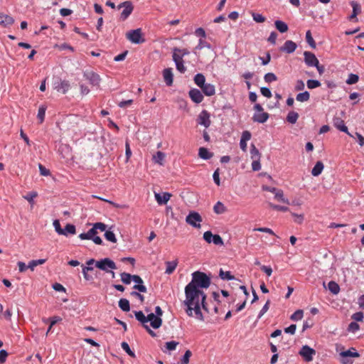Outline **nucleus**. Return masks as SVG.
<instances>
[{
  "label": "nucleus",
  "instance_id": "1",
  "mask_svg": "<svg viewBox=\"0 0 364 364\" xmlns=\"http://www.w3.org/2000/svg\"><path fill=\"white\" fill-rule=\"evenodd\" d=\"M186 299L183 304L186 307V313L188 316H194L199 321H204V316L201 309L208 312L205 303L206 295L201 289H195L186 286L185 287Z\"/></svg>",
  "mask_w": 364,
  "mask_h": 364
},
{
  "label": "nucleus",
  "instance_id": "2",
  "mask_svg": "<svg viewBox=\"0 0 364 364\" xmlns=\"http://www.w3.org/2000/svg\"><path fill=\"white\" fill-rule=\"evenodd\" d=\"M210 284V278L205 273L197 271L192 274V280L186 286L195 289H207Z\"/></svg>",
  "mask_w": 364,
  "mask_h": 364
},
{
  "label": "nucleus",
  "instance_id": "3",
  "mask_svg": "<svg viewBox=\"0 0 364 364\" xmlns=\"http://www.w3.org/2000/svg\"><path fill=\"white\" fill-rule=\"evenodd\" d=\"M135 317L143 326H149L147 323L150 322V326L153 328H159L162 324V319L159 316H156L154 313L148 314L145 316L141 311L134 312Z\"/></svg>",
  "mask_w": 364,
  "mask_h": 364
},
{
  "label": "nucleus",
  "instance_id": "4",
  "mask_svg": "<svg viewBox=\"0 0 364 364\" xmlns=\"http://www.w3.org/2000/svg\"><path fill=\"white\" fill-rule=\"evenodd\" d=\"M95 267L107 273H109L110 270L117 269L116 264L109 258H105L97 261Z\"/></svg>",
  "mask_w": 364,
  "mask_h": 364
},
{
  "label": "nucleus",
  "instance_id": "5",
  "mask_svg": "<svg viewBox=\"0 0 364 364\" xmlns=\"http://www.w3.org/2000/svg\"><path fill=\"white\" fill-rule=\"evenodd\" d=\"M202 220L200 215L196 211H191L186 218V223L196 228H200Z\"/></svg>",
  "mask_w": 364,
  "mask_h": 364
},
{
  "label": "nucleus",
  "instance_id": "6",
  "mask_svg": "<svg viewBox=\"0 0 364 364\" xmlns=\"http://www.w3.org/2000/svg\"><path fill=\"white\" fill-rule=\"evenodd\" d=\"M126 37L129 41L136 44L141 43L145 41L144 38H142L141 30L140 28L127 32Z\"/></svg>",
  "mask_w": 364,
  "mask_h": 364
},
{
  "label": "nucleus",
  "instance_id": "7",
  "mask_svg": "<svg viewBox=\"0 0 364 364\" xmlns=\"http://www.w3.org/2000/svg\"><path fill=\"white\" fill-rule=\"evenodd\" d=\"M299 354L303 358L306 362H311L316 355V350L307 345L303 346L299 352Z\"/></svg>",
  "mask_w": 364,
  "mask_h": 364
},
{
  "label": "nucleus",
  "instance_id": "8",
  "mask_svg": "<svg viewBox=\"0 0 364 364\" xmlns=\"http://www.w3.org/2000/svg\"><path fill=\"white\" fill-rule=\"evenodd\" d=\"M122 8H123L124 9H123L122 12L121 13L120 18L122 21H124L132 13L133 9H134V6H133V4H132V1H126L122 2V4H120L118 6V9H122Z\"/></svg>",
  "mask_w": 364,
  "mask_h": 364
},
{
  "label": "nucleus",
  "instance_id": "9",
  "mask_svg": "<svg viewBox=\"0 0 364 364\" xmlns=\"http://www.w3.org/2000/svg\"><path fill=\"white\" fill-rule=\"evenodd\" d=\"M84 77L90 82L92 86L99 87L101 81L98 74L94 72H87L84 73Z\"/></svg>",
  "mask_w": 364,
  "mask_h": 364
},
{
  "label": "nucleus",
  "instance_id": "10",
  "mask_svg": "<svg viewBox=\"0 0 364 364\" xmlns=\"http://www.w3.org/2000/svg\"><path fill=\"white\" fill-rule=\"evenodd\" d=\"M210 114L206 110H203L198 115V123L208 128L210 125Z\"/></svg>",
  "mask_w": 364,
  "mask_h": 364
},
{
  "label": "nucleus",
  "instance_id": "11",
  "mask_svg": "<svg viewBox=\"0 0 364 364\" xmlns=\"http://www.w3.org/2000/svg\"><path fill=\"white\" fill-rule=\"evenodd\" d=\"M304 55L305 63L308 66L314 67L319 62L316 55L311 52L305 51Z\"/></svg>",
  "mask_w": 364,
  "mask_h": 364
},
{
  "label": "nucleus",
  "instance_id": "12",
  "mask_svg": "<svg viewBox=\"0 0 364 364\" xmlns=\"http://www.w3.org/2000/svg\"><path fill=\"white\" fill-rule=\"evenodd\" d=\"M189 97L195 103H200L203 100V93L196 88H192L188 92Z\"/></svg>",
  "mask_w": 364,
  "mask_h": 364
},
{
  "label": "nucleus",
  "instance_id": "13",
  "mask_svg": "<svg viewBox=\"0 0 364 364\" xmlns=\"http://www.w3.org/2000/svg\"><path fill=\"white\" fill-rule=\"evenodd\" d=\"M333 125L336 128H337L341 132H345L348 134L350 136L353 137V136L348 132V127L346 126L344 121L339 118L336 117L333 119Z\"/></svg>",
  "mask_w": 364,
  "mask_h": 364
},
{
  "label": "nucleus",
  "instance_id": "14",
  "mask_svg": "<svg viewBox=\"0 0 364 364\" xmlns=\"http://www.w3.org/2000/svg\"><path fill=\"white\" fill-rule=\"evenodd\" d=\"M132 280L136 283L133 287L134 289L138 290L139 292H146L147 289L144 285V282L139 275H133Z\"/></svg>",
  "mask_w": 364,
  "mask_h": 364
},
{
  "label": "nucleus",
  "instance_id": "15",
  "mask_svg": "<svg viewBox=\"0 0 364 364\" xmlns=\"http://www.w3.org/2000/svg\"><path fill=\"white\" fill-rule=\"evenodd\" d=\"M70 87V85L67 80H59L58 82L55 83V89L58 92H61L63 94H65Z\"/></svg>",
  "mask_w": 364,
  "mask_h": 364
},
{
  "label": "nucleus",
  "instance_id": "16",
  "mask_svg": "<svg viewBox=\"0 0 364 364\" xmlns=\"http://www.w3.org/2000/svg\"><path fill=\"white\" fill-rule=\"evenodd\" d=\"M155 199L159 205H165L170 200L171 194L167 192L161 193H155Z\"/></svg>",
  "mask_w": 364,
  "mask_h": 364
},
{
  "label": "nucleus",
  "instance_id": "17",
  "mask_svg": "<svg viewBox=\"0 0 364 364\" xmlns=\"http://www.w3.org/2000/svg\"><path fill=\"white\" fill-rule=\"evenodd\" d=\"M296 47L297 46L294 42L289 40L284 43L282 47L280 48V50L287 53H291L295 51Z\"/></svg>",
  "mask_w": 364,
  "mask_h": 364
},
{
  "label": "nucleus",
  "instance_id": "18",
  "mask_svg": "<svg viewBox=\"0 0 364 364\" xmlns=\"http://www.w3.org/2000/svg\"><path fill=\"white\" fill-rule=\"evenodd\" d=\"M350 6L353 8V12L352 14L349 16L350 20L355 19V21H358L357 16L361 12V8L360 4L356 1H351Z\"/></svg>",
  "mask_w": 364,
  "mask_h": 364
},
{
  "label": "nucleus",
  "instance_id": "19",
  "mask_svg": "<svg viewBox=\"0 0 364 364\" xmlns=\"http://www.w3.org/2000/svg\"><path fill=\"white\" fill-rule=\"evenodd\" d=\"M173 60L176 64V69L181 73H184L186 71V68L184 65L183 60L181 58V57L173 55Z\"/></svg>",
  "mask_w": 364,
  "mask_h": 364
},
{
  "label": "nucleus",
  "instance_id": "20",
  "mask_svg": "<svg viewBox=\"0 0 364 364\" xmlns=\"http://www.w3.org/2000/svg\"><path fill=\"white\" fill-rule=\"evenodd\" d=\"M163 77L166 84L168 86H171L173 84V75L172 72V68H166L163 71Z\"/></svg>",
  "mask_w": 364,
  "mask_h": 364
},
{
  "label": "nucleus",
  "instance_id": "21",
  "mask_svg": "<svg viewBox=\"0 0 364 364\" xmlns=\"http://www.w3.org/2000/svg\"><path fill=\"white\" fill-rule=\"evenodd\" d=\"M14 23V19L9 15L0 13V25L6 27L12 25Z\"/></svg>",
  "mask_w": 364,
  "mask_h": 364
},
{
  "label": "nucleus",
  "instance_id": "22",
  "mask_svg": "<svg viewBox=\"0 0 364 364\" xmlns=\"http://www.w3.org/2000/svg\"><path fill=\"white\" fill-rule=\"evenodd\" d=\"M269 118V114L267 112H256L254 114L252 117V119L254 122L258 123H264L267 121Z\"/></svg>",
  "mask_w": 364,
  "mask_h": 364
},
{
  "label": "nucleus",
  "instance_id": "23",
  "mask_svg": "<svg viewBox=\"0 0 364 364\" xmlns=\"http://www.w3.org/2000/svg\"><path fill=\"white\" fill-rule=\"evenodd\" d=\"M202 92L206 96H213L215 93V87L213 84L205 83V85L200 88Z\"/></svg>",
  "mask_w": 364,
  "mask_h": 364
},
{
  "label": "nucleus",
  "instance_id": "24",
  "mask_svg": "<svg viewBox=\"0 0 364 364\" xmlns=\"http://www.w3.org/2000/svg\"><path fill=\"white\" fill-rule=\"evenodd\" d=\"M340 357L358 358L360 354L355 348H350L348 350L342 351L339 353Z\"/></svg>",
  "mask_w": 364,
  "mask_h": 364
},
{
  "label": "nucleus",
  "instance_id": "25",
  "mask_svg": "<svg viewBox=\"0 0 364 364\" xmlns=\"http://www.w3.org/2000/svg\"><path fill=\"white\" fill-rule=\"evenodd\" d=\"M165 157L166 154L164 152L158 151L154 155H153L152 159L154 163L163 166L164 164Z\"/></svg>",
  "mask_w": 364,
  "mask_h": 364
},
{
  "label": "nucleus",
  "instance_id": "26",
  "mask_svg": "<svg viewBox=\"0 0 364 364\" xmlns=\"http://www.w3.org/2000/svg\"><path fill=\"white\" fill-rule=\"evenodd\" d=\"M97 234V232L92 227L87 232H83L79 235V237L81 240H92L95 236Z\"/></svg>",
  "mask_w": 364,
  "mask_h": 364
},
{
  "label": "nucleus",
  "instance_id": "27",
  "mask_svg": "<svg viewBox=\"0 0 364 364\" xmlns=\"http://www.w3.org/2000/svg\"><path fill=\"white\" fill-rule=\"evenodd\" d=\"M178 263V262L177 259H175L173 261L166 262V268L165 270V273L167 274H172L177 267Z\"/></svg>",
  "mask_w": 364,
  "mask_h": 364
},
{
  "label": "nucleus",
  "instance_id": "28",
  "mask_svg": "<svg viewBox=\"0 0 364 364\" xmlns=\"http://www.w3.org/2000/svg\"><path fill=\"white\" fill-rule=\"evenodd\" d=\"M274 199L279 202L284 203L287 205L290 204L289 200L284 197V192L281 189H278V191L275 193Z\"/></svg>",
  "mask_w": 364,
  "mask_h": 364
},
{
  "label": "nucleus",
  "instance_id": "29",
  "mask_svg": "<svg viewBox=\"0 0 364 364\" xmlns=\"http://www.w3.org/2000/svg\"><path fill=\"white\" fill-rule=\"evenodd\" d=\"M324 168L323 164L321 161H317L314 168L311 170V174L314 176H319L323 171Z\"/></svg>",
  "mask_w": 364,
  "mask_h": 364
},
{
  "label": "nucleus",
  "instance_id": "30",
  "mask_svg": "<svg viewBox=\"0 0 364 364\" xmlns=\"http://www.w3.org/2000/svg\"><path fill=\"white\" fill-rule=\"evenodd\" d=\"M198 156L205 160L210 159L213 156V154L205 147H200L198 150Z\"/></svg>",
  "mask_w": 364,
  "mask_h": 364
},
{
  "label": "nucleus",
  "instance_id": "31",
  "mask_svg": "<svg viewBox=\"0 0 364 364\" xmlns=\"http://www.w3.org/2000/svg\"><path fill=\"white\" fill-rule=\"evenodd\" d=\"M195 84L201 88L205 83V77L201 73H198L194 76L193 78Z\"/></svg>",
  "mask_w": 364,
  "mask_h": 364
},
{
  "label": "nucleus",
  "instance_id": "32",
  "mask_svg": "<svg viewBox=\"0 0 364 364\" xmlns=\"http://www.w3.org/2000/svg\"><path fill=\"white\" fill-rule=\"evenodd\" d=\"M274 26L280 32V33H285L288 31V25L280 20H277L274 21Z\"/></svg>",
  "mask_w": 364,
  "mask_h": 364
},
{
  "label": "nucleus",
  "instance_id": "33",
  "mask_svg": "<svg viewBox=\"0 0 364 364\" xmlns=\"http://www.w3.org/2000/svg\"><path fill=\"white\" fill-rule=\"evenodd\" d=\"M214 213L216 214H223L227 211V208L225 205L220 201H218L213 207Z\"/></svg>",
  "mask_w": 364,
  "mask_h": 364
},
{
  "label": "nucleus",
  "instance_id": "34",
  "mask_svg": "<svg viewBox=\"0 0 364 364\" xmlns=\"http://www.w3.org/2000/svg\"><path fill=\"white\" fill-rule=\"evenodd\" d=\"M310 99V94L308 91L299 93L296 96V100L300 102H304L309 101Z\"/></svg>",
  "mask_w": 364,
  "mask_h": 364
},
{
  "label": "nucleus",
  "instance_id": "35",
  "mask_svg": "<svg viewBox=\"0 0 364 364\" xmlns=\"http://www.w3.org/2000/svg\"><path fill=\"white\" fill-rule=\"evenodd\" d=\"M190 53L188 49L186 48H174L173 49V55H176L179 57H181V59L183 58L185 55H187Z\"/></svg>",
  "mask_w": 364,
  "mask_h": 364
},
{
  "label": "nucleus",
  "instance_id": "36",
  "mask_svg": "<svg viewBox=\"0 0 364 364\" xmlns=\"http://www.w3.org/2000/svg\"><path fill=\"white\" fill-rule=\"evenodd\" d=\"M119 306L123 311H129L130 310L129 301L126 299H121L119 301Z\"/></svg>",
  "mask_w": 364,
  "mask_h": 364
},
{
  "label": "nucleus",
  "instance_id": "37",
  "mask_svg": "<svg viewBox=\"0 0 364 364\" xmlns=\"http://www.w3.org/2000/svg\"><path fill=\"white\" fill-rule=\"evenodd\" d=\"M46 259H45L31 260L28 262V268H29L31 270L33 271L36 266L44 264L46 262Z\"/></svg>",
  "mask_w": 364,
  "mask_h": 364
},
{
  "label": "nucleus",
  "instance_id": "38",
  "mask_svg": "<svg viewBox=\"0 0 364 364\" xmlns=\"http://www.w3.org/2000/svg\"><path fill=\"white\" fill-rule=\"evenodd\" d=\"M299 118V114L296 112L291 111L289 112L287 117V120L288 122L291 124H295Z\"/></svg>",
  "mask_w": 364,
  "mask_h": 364
},
{
  "label": "nucleus",
  "instance_id": "39",
  "mask_svg": "<svg viewBox=\"0 0 364 364\" xmlns=\"http://www.w3.org/2000/svg\"><path fill=\"white\" fill-rule=\"evenodd\" d=\"M53 225L55 228V230L56 231V232L58 235H65V236L67 235V232H65V231L61 228L60 223L58 220H55L53 221Z\"/></svg>",
  "mask_w": 364,
  "mask_h": 364
},
{
  "label": "nucleus",
  "instance_id": "40",
  "mask_svg": "<svg viewBox=\"0 0 364 364\" xmlns=\"http://www.w3.org/2000/svg\"><path fill=\"white\" fill-rule=\"evenodd\" d=\"M46 111V106H45V105H41L38 109L37 117L39 119L40 123H43V122L44 121Z\"/></svg>",
  "mask_w": 364,
  "mask_h": 364
},
{
  "label": "nucleus",
  "instance_id": "41",
  "mask_svg": "<svg viewBox=\"0 0 364 364\" xmlns=\"http://www.w3.org/2000/svg\"><path fill=\"white\" fill-rule=\"evenodd\" d=\"M120 276L122 282L125 284H129L133 277V275L126 272L121 273Z\"/></svg>",
  "mask_w": 364,
  "mask_h": 364
},
{
  "label": "nucleus",
  "instance_id": "42",
  "mask_svg": "<svg viewBox=\"0 0 364 364\" xmlns=\"http://www.w3.org/2000/svg\"><path fill=\"white\" fill-rule=\"evenodd\" d=\"M328 289L334 294H337L340 291L338 284L335 282H330L328 284Z\"/></svg>",
  "mask_w": 364,
  "mask_h": 364
},
{
  "label": "nucleus",
  "instance_id": "43",
  "mask_svg": "<svg viewBox=\"0 0 364 364\" xmlns=\"http://www.w3.org/2000/svg\"><path fill=\"white\" fill-rule=\"evenodd\" d=\"M93 267H82V274L85 280L90 281L92 280V277L88 274L89 271H92Z\"/></svg>",
  "mask_w": 364,
  "mask_h": 364
},
{
  "label": "nucleus",
  "instance_id": "44",
  "mask_svg": "<svg viewBox=\"0 0 364 364\" xmlns=\"http://www.w3.org/2000/svg\"><path fill=\"white\" fill-rule=\"evenodd\" d=\"M105 237L107 240L112 242L113 243L117 242V238L115 237L114 233L111 230H106L105 233Z\"/></svg>",
  "mask_w": 364,
  "mask_h": 364
},
{
  "label": "nucleus",
  "instance_id": "45",
  "mask_svg": "<svg viewBox=\"0 0 364 364\" xmlns=\"http://www.w3.org/2000/svg\"><path fill=\"white\" fill-rule=\"evenodd\" d=\"M250 154L252 159H260V153L254 144L251 145Z\"/></svg>",
  "mask_w": 364,
  "mask_h": 364
},
{
  "label": "nucleus",
  "instance_id": "46",
  "mask_svg": "<svg viewBox=\"0 0 364 364\" xmlns=\"http://www.w3.org/2000/svg\"><path fill=\"white\" fill-rule=\"evenodd\" d=\"M358 80H359V77L358 75L350 73L348 75V77L346 82L348 85H353V84L357 83L358 82Z\"/></svg>",
  "mask_w": 364,
  "mask_h": 364
},
{
  "label": "nucleus",
  "instance_id": "47",
  "mask_svg": "<svg viewBox=\"0 0 364 364\" xmlns=\"http://www.w3.org/2000/svg\"><path fill=\"white\" fill-rule=\"evenodd\" d=\"M252 17L257 23H264L266 21V18L259 13L252 12Z\"/></svg>",
  "mask_w": 364,
  "mask_h": 364
},
{
  "label": "nucleus",
  "instance_id": "48",
  "mask_svg": "<svg viewBox=\"0 0 364 364\" xmlns=\"http://www.w3.org/2000/svg\"><path fill=\"white\" fill-rule=\"evenodd\" d=\"M306 85L309 89H314L321 86V82L317 80H308Z\"/></svg>",
  "mask_w": 364,
  "mask_h": 364
},
{
  "label": "nucleus",
  "instance_id": "49",
  "mask_svg": "<svg viewBox=\"0 0 364 364\" xmlns=\"http://www.w3.org/2000/svg\"><path fill=\"white\" fill-rule=\"evenodd\" d=\"M122 349L131 357L135 358V353L131 350L129 344L126 342H122L121 344Z\"/></svg>",
  "mask_w": 364,
  "mask_h": 364
},
{
  "label": "nucleus",
  "instance_id": "50",
  "mask_svg": "<svg viewBox=\"0 0 364 364\" xmlns=\"http://www.w3.org/2000/svg\"><path fill=\"white\" fill-rule=\"evenodd\" d=\"M304 312L302 310H296L290 317L293 321H299L303 318Z\"/></svg>",
  "mask_w": 364,
  "mask_h": 364
},
{
  "label": "nucleus",
  "instance_id": "51",
  "mask_svg": "<svg viewBox=\"0 0 364 364\" xmlns=\"http://www.w3.org/2000/svg\"><path fill=\"white\" fill-rule=\"evenodd\" d=\"M291 215L294 218V221L297 224H302L304 220V214H297L295 213H291Z\"/></svg>",
  "mask_w": 364,
  "mask_h": 364
},
{
  "label": "nucleus",
  "instance_id": "52",
  "mask_svg": "<svg viewBox=\"0 0 364 364\" xmlns=\"http://www.w3.org/2000/svg\"><path fill=\"white\" fill-rule=\"evenodd\" d=\"M306 42L311 46V47L314 48L316 47V43L311 36V33L310 31H307L306 33Z\"/></svg>",
  "mask_w": 364,
  "mask_h": 364
},
{
  "label": "nucleus",
  "instance_id": "53",
  "mask_svg": "<svg viewBox=\"0 0 364 364\" xmlns=\"http://www.w3.org/2000/svg\"><path fill=\"white\" fill-rule=\"evenodd\" d=\"M264 80L266 82H272L277 80V76L272 73H268L264 75Z\"/></svg>",
  "mask_w": 364,
  "mask_h": 364
},
{
  "label": "nucleus",
  "instance_id": "54",
  "mask_svg": "<svg viewBox=\"0 0 364 364\" xmlns=\"http://www.w3.org/2000/svg\"><path fill=\"white\" fill-rule=\"evenodd\" d=\"M269 206L275 210H277V211H281V212H287L289 210V208L287 206H283V205H275V204H272V203H269Z\"/></svg>",
  "mask_w": 364,
  "mask_h": 364
},
{
  "label": "nucleus",
  "instance_id": "55",
  "mask_svg": "<svg viewBox=\"0 0 364 364\" xmlns=\"http://www.w3.org/2000/svg\"><path fill=\"white\" fill-rule=\"evenodd\" d=\"M211 243L220 246L224 245L223 240L219 235H214V236L213 237V240H211Z\"/></svg>",
  "mask_w": 364,
  "mask_h": 364
},
{
  "label": "nucleus",
  "instance_id": "56",
  "mask_svg": "<svg viewBox=\"0 0 364 364\" xmlns=\"http://www.w3.org/2000/svg\"><path fill=\"white\" fill-rule=\"evenodd\" d=\"M63 230L65 231L68 234L74 235L76 232V228L75 226L72 224H67L65 227V229Z\"/></svg>",
  "mask_w": 364,
  "mask_h": 364
},
{
  "label": "nucleus",
  "instance_id": "57",
  "mask_svg": "<svg viewBox=\"0 0 364 364\" xmlns=\"http://www.w3.org/2000/svg\"><path fill=\"white\" fill-rule=\"evenodd\" d=\"M191 355V351L190 350H187L181 359V364H188Z\"/></svg>",
  "mask_w": 364,
  "mask_h": 364
},
{
  "label": "nucleus",
  "instance_id": "58",
  "mask_svg": "<svg viewBox=\"0 0 364 364\" xmlns=\"http://www.w3.org/2000/svg\"><path fill=\"white\" fill-rule=\"evenodd\" d=\"M220 277L224 280H231L234 278L230 272H223V270L220 271Z\"/></svg>",
  "mask_w": 364,
  "mask_h": 364
},
{
  "label": "nucleus",
  "instance_id": "59",
  "mask_svg": "<svg viewBox=\"0 0 364 364\" xmlns=\"http://www.w3.org/2000/svg\"><path fill=\"white\" fill-rule=\"evenodd\" d=\"M360 328L359 325L356 322H351L348 327V331L352 333L358 331Z\"/></svg>",
  "mask_w": 364,
  "mask_h": 364
},
{
  "label": "nucleus",
  "instance_id": "60",
  "mask_svg": "<svg viewBox=\"0 0 364 364\" xmlns=\"http://www.w3.org/2000/svg\"><path fill=\"white\" fill-rule=\"evenodd\" d=\"M178 345V342L172 341L166 343V348L168 350H174L176 346Z\"/></svg>",
  "mask_w": 364,
  "mask_h": 364
},
{
  "label": "nucleus",
  "instance_id": "61",
  "mask_svg": "<svg viewBox=\"0 0 364 364\" xmlns=\"http://www.w3.org/2000/svg\"><path fill=\"white\" fill-rule=\"evenodd\" d=\"M269 304H270V301L267 300L266 304L264 305V306L262 307V309H261V311L259 313L258 319H259L268 311V309L269 308Z\"/></svg>",
  "mask_w": 364,
  "mask_h": 364
},
{
  "label": "nucleus",
  "instance_id": "62",
  "mask_svg": "<svg viewBox=\"0 0 364 364\" xmlns=\"http://www.w3.org/2000/svg\"><path fill=\"white\" fill-rule=\"evenodd\" d=\"M214 235L212 233L211 231H206L203 233V239L204 240L208 243H211V240H213V237Z\"/></svg>",
  "mask_w": 364,
  "mask_h": 364
},
{
  "label": "nucleus",
  "instance_id": "63",
  "mask_svg": "<svg viewBox=\"0 0 364 364\" xmlns=\"http://www.w3.org/2000/svg\"><path fill=\"white\" fill-rule=\"evenodd\" d=\"M38 168H39V171H40L41 175H42L43 176H49L50 174V171L48 169H47L42 164H38Z\"/></svg>",
  "mask_w": 364,
  "mask_h": 364
},
{
  "label": "nucleus",
  "instance_id": "64",
  "mask_svg": "<svg viewBox=\"0 0 364 364\" xmlns=\"http://www.w3.org/2000/svg\"><path fill=\"white\" fill-rule=\"evenodd\" d=\"M94 229L97 232V230H100L101 232H104L106 230V225L102 223H96L93 225Z\"/></svg>",
  "mask_w": 364,
  "mask_h": 364
}]
</instances>
